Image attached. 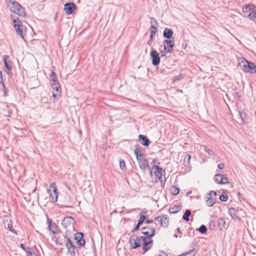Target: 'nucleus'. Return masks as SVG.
<instances>
[{"instance_id": "nucleus-16", "label": "nucleus", "mask_w": 256, "mask_h": 256, "mask_svg": "<svg viewBox=\"0 0 256 256\" xmlns=\"http://www.w3.org/2000/svg\"><path fill=\"white\" fill-rule=\"evenodd\" d=\"M162 45L172 52L174 46V40H164L162 42Z\"/></svg>"}, {"instance_id": "nucleus-31", "label": "nucleus", "mask_w": 256, "mask_h": 256, "mask_svg": "<svg viewBox=\"0 0 256 256\" xmlns=\"http://www.w3.org/2000/svg\"><path fill=\"white\" fill-rule=\"evenodd\" d=\"M252 6H250L249 5H246L243 6L242 8L243 13L247 16L248 15V14H250L252 10Z\"/></svg>"}, {"instance_id": "nucleus-21", "label": "nucleus", "mask_w": 256, "mask_h": 256, "mask_svg": "<svg viewBox=\"0 0 256 256\" xmlns=\"http://www.w3.org/2000/svg\"><path fill=\"white\" fill-rule=\"evenodd\" d=\"M248 18L254 21L255 23H256V6H252V10L251 11L250 14H248Z\"/></svg>"}, {"instance_id": "nucleus-55", "label": "nucleus", "mask_w": 256, "mask_h": 256, "mask_svg": "<svg viewBox=\"0 0 256 256\" xmlns=\"http://www.w3.org/2000/svg\"><path fill=\"white\" fill-rule=\"evenodd\" d=\"M52 96L54 98H56V100H58L60 96V94H54L53 93L52 94Z\"/></svg>"}, {"instance_id": "nucleus-57", "label": "nucleus", "mask_w": 256, "mask_h": 256, "mask_svg": "<svg viewBox=\"0 0 256 256\" xmlns=\"http://www.w3.org/2000/svg\"><path fill=\"white\" fill-rule=\"evenodd\" d=\"M162 218V216H156V217L154 218V220H157V221L159 222L160 218Z\"/></svg>"}, {"instance_id": "nucleus-60", "label": "nucleus", "mask_w": 256, "mask_h": 256, "mask_svg": "<svg viewBox=\"0 0 256 256\" xmlns=\"http://www.w3.org/2000/svg\"><path fill=\"white\" fill-rule=\"evenodd\" d=\"M11 114H12V111L10 110L8 112V116H9V117H10L11 116Z\"/></svg>"}, {"instance_id": "nucleus-36", "label": "nucleus", "mask_w": 256, "mask_h": 256, "mask_svg": "<svg viewBox=\"0 0 256 256\" xmlns=\"http://www.w3.org/2000/svg\"><path fill=\"white\" fill-rule=\"evenodd\" d=\"M204 150L208 154L209 156H215L214 152L212 150L208 148L206 146H204Z\"/></svg>"}, {"instance_id": "nucleus-27", "label": "nucleus", "mask_w": 256, "mask_h": 256, "mask_svg": "<svg viewBox=\"0 0 256 256\" xmlns=\"http://www.w3.org/2000/svg\"><path fill=\"white\" fill-rule=\"evenodd\" d=\"M162 46H160V48H162ZM164 47V48L163 50H160V57L161 58H163V57H165L166 56V54H171L172 52L168 50V49H167L166 46H163Z\"/></svg>"}, {"instance_id": "nucleus-30", "label": "nucleus", "mask_w": 256, "mask_h": 256, "mask_svg": "<svg viewBox=\"0 0 256 256\" xmlns=\"http://www.w3.org/2000/svg\"><path fill=\"white\" fill-rule=\"evenodd\" d=\"M196 254V251L193 249L192 250H190L188 252H184L181 254L178 255V256H195Z\"/></svg>"}, {"instance_id": "nucleus-29", "label": "nucleus", "mask_w": 256, "mask_h": 256, "mask_svg": "<svg viewBox=\"0 0 256 256\" xmlns=\"http://www.w3.org/2000/svg\"><path fill=\"white\" fill-rule=\"evenodd\" d=\"M219 200L222 202H226L228 200V196L226 190H224L222 194L219 196Z\"/></svg>"}, {"instance_id": "nucleus-40", "label": "nucleus", "mask_w": 256, "mask_h": 256, "mask_svg": "<svg viewBox=\"0 0 256 256\" xmlns=\"http://www.w3.org/2000/svg\"><path fill=\"white\" fill-rule=\"evenodd\" d=\"M4 67L6 69V73L8 74H9L10 73V70H12V66L10 64V63L4 64Z\"/></svg>"}, {"instance_id": "nucleus-43", "label": "nucleus", "mask_w": 256, "mask_h": 256, "mask_svg": "<svg viewBox=\"0 0 256 256\" xmlns=\"http://www.w3.org/2000/svg\"><path fill=\"white\" fill-rule=\"evenodd\" d=\"M52 83L51 84V86H54L55 85L59 84V82L58 80L57 77L53 78H52Z\"/></svg>"}, {"instance_id": "nucleus-25", "label": "nucleus", "mask_w": 256, "mask_h": 256, "mask_svg": "<svg viewBox=\"0 0 256 256\" xmlns=\"http://www.w3.org/2000/svg\"><path fill=\"white\" fill-rule=\"evenodd\" d=\"M170 193L172 196H176L178 195L180 191V189L175 186H171L170 188Z\"/></svg>"}, {"instance_id": "nucleus-12", "label": "nucleus", "mask_w": 256, "mask_h": 256, "mask_svg": "<svg viewBox=\"0 0 256 256\" xmlns=\"http://www.w3.org/2000/svg\"><path fill=\"white\" fill-rule=\"evenodd\" d=\"M152 169H155L154 174L155 176L158 178L160 182H162V176L163 172L165 174V170H162L158 166L154 164L152 166Z\"/></svg>"}, {"instance_id": "nucleus-15", "label": "nucleus", "mask_w": 256, "mask_h": 256, "mask_svg": "<svg viewBox=\"0 0 256 256\" xmlns=\"http://www.w3.org/2000/svg\"><path fill=\"white\" fill-rule=\"evenodd\" d=\"M138 140L142 146L146 147H148L151 142L148 138L144 134H139L138 136Z\"/></svg>"}, {"instance_id": "nucleus-17", "label": "nucleus", "mask_w": 256, "mask_h": 256, "mask_svg": "<svg viewBox=\"0 0 256 256\" xmlns=\"http://www.w3.org/2000/svg\"><path fill=\"white\" fill-rule=\"evenodd\" d=\"M139 166L142 171H145L146 169L150 170V166L148 160L146 158L142 159L138 162Z\"/></svg>"}, {"instance_id": "nucleus-20", "label": "nucleus", "mask_w": 256, "mask_h": 256, "mask_svg": "<svg viewBox=\"0 0 256 256\" xmlns=\"http://www.w3.org/2000/svg\"><path fill=\"white\" fill-rule=\"evenodd\" d=\"M239 211L238 208H228V213L232 218L234 220H237L239 218L236 215V213Z\"/></svg>"}, {"instance_id": "nucleus-18", "label": "nucleus", "mask_w": 256, "mask_h": 256, "mask_svg": "<svg viewBox=\"0 0 256 256\" xmlns=\"http://www.w3.org/2000/svg\"><path fill=\"white\" fill-rule=\"evenodd\" d=\"M159 222L160 226L164 228H166L169 224V218L166 215H162V218H160Z\"/></svg>"}, {"instance_id": "nucleus-23", "label": "nucleus", "mask_w": 256, "mask_h": 256, "mask_svg": "<svg viewBox=\"0 0 256 256\" xmlns=\"http://www.w3.org/2000/svg\"><path fill=\"white\" fill-rule=\"evenodd\" d=\"M191 158V155L190 154H186L184 159V166L186 168L190 169L191 168L190 164V160Z\"/></svg>"}, {"instance_id": "nucleus-8", "label": "nucleus", "mask_w": 256, "mask_h": 256, "mask_svg": "<svg viewBox=\"0 0 256 256\" xmlns=\"http://www.w3.org/2000/svg\"><path fill=\"white\" fill-rule=\"evenodd\" d=\"M214 180L216 183L219 184H224L229 183L228 178L225 174H216L214 175Z\"/></svg>"}, {"instance_id": "nucleus-35", "label": "nucleus", "mask_w": 256, "mask_h": 256, "mask_svg": "<svg viewBox=\"0 0 256 256\" xmlns=\"http://www.w3.org/2000/svg\"><path fill=\"white\" fill-rule=\"evenodd\" d=\"M58 226L54 223L53 222L52 228L51 230H49L54 234H56L58 232H60L58 230Z\"/></svg>"}, {"instance_id": "nucleus-11", "label": "nucleus", "mask_w": 256, "mask_h": 256, "mask_svg": "<svg viewBox=\"0 0 256 256\" xmlns=\"http://www.w3.org/2000/svg\"><path fill=\"white\" fill-rule=\"evenodd\" d=\"M76 8V6L73 2H68L64 4V10L68 15L72 14Z\"/></svg>"}, {"instance_id": "nucleus-62", "label": "nucleus", "mask_w": 256, "mask_h": 256, "mask_svg": "<svg viewBox=\"0 0 256 256\" xmlns=\"http://www.w3.org/2000/svg\"><path fill=\"white\" fill-rule=\"evenodd\" d=\"M140 213H142L143 214L146 216L147 215V212L146 210L145 211H142Z\"/></svg>"}, {"instance_id": "nucleus-39", "label": "nucleus", "mask_w": 256, "mask_h": 256, "mask_svg": "<svg viewBox=\"0 0 256 256\" xmlns=\"http://www.w3.org/2000/svg\"><path fill=\"white\" fill-rule=\"evenodd\" d=\"M47 224L48 230H51L53 222L52 220L48 217L47 218Z\"/></svg>"}, {"instance_id": "nucleus-47", "label": "nucleus", "mask_w": 256, "mask_h": 256, "mask_svg": "<svg viewBox=\"0 0 256 256\" xmlns=\"http://www.w3.org/2000/svg\"><path fill=\"white\" fill-rule=\"evenodd\" d=\"M150 38L154 40V36L157 32H156L155 30H150Z\"/></svg>"}, {"instance_id": "nucleus-4", "label": "nucleus", "mask_w": 256, "mask_h": 256, "mask_svg": "<svg viewBox=\"0 0 256 256\" xmlns=\"http://www.w3.org/2000/svg\"><path fill=\"white\" fill-rule=\"evenodd\" d=\"M150 56L152 60V65L154 66H158L160 62L161 57L158 52L152 48Z\"/></svg>"}, {"instance_id": "nucleus-13", "label": "nucleus", "mask_w": 256, "mask_h": 256, "mask_svg": "<svg viewBox=\"0 0 256 256\" xmlns=\"http://www.w3.org/2000/svg\"><path fill=\"white\" fill-rule=\"evenodd\" d=\"M140 147L138 144L134 146V154L136 156V160L138 162L145 158L144 154L141 152Z\"/></svg>"}, {"instance_id": "nucleus-49", "label": "nucleus", "mask_w": 256, "mask_h": 256, "mask_svg": "<svg viewBox=\"0 0 256 256\" xmlns=\"http://www.w3.org/2000/svg\"><path fill=\"white\" fill-rule=\"evenodd\" d=\"M54 242L56 245L62 246L63 243L62 242L59 241L58 238H56Z\"/></svg>"}, {"instance_id": "nucleus-10", "label": "nucleus", "mask_w": 256, "mask_h": 256, "mask_svg": "<svg viewBox=\"0 0 256 256\" xmlns=\"http://www.w3.org/2000/svg\"><path fill=\"white\" fill-rule=\"evenodd\" d=\"M66 246L68 249V252L70 254V256H75V249L78 247L74 245L71 240L70 238H67V242L66 243Z\"/></svg>"}, {"instance_id": "nucleus-7", "label": "nucleus", "mask_w": 256, "mask_h": 256, "mask_svg": "<svg viewBox=\"0 0 256 256\" xmlns=\"http://www.w3.org/2000/svg\"><path fill=\"white\" fill-rule=\"evenodd\" d=\"M74 240H76L78 248L84 246L86 241L84 239V234L82 232H78L74 234Z\"/></svg>"}, {"instance_id": "nucleus-9", "label": "nucleus", "mask_w": 256, "mask_h": 256, "mask_svg": "<svg viewBox=\"0 0 256 256\" xmlns=\"http://www.w3.org/2000/svg\"><path fill=\"white\" fill-rule=\"evenodd\" d=\"M75 224L76 221L73 217L71 216H66L63 218L61 222L62 226L65 228L71 226H73Z\"/></svg>"}, {"instance_id": "nucleus-19", "label": "nucleus", "mask_w": 256, "mask_h": 256, "mask_svg": "<svg viewBox=\"0 0 256 256\" xmlns=\"http://www.w3.org/2000/svg\"><path fill=\"white\" fill-rule=\"evenodd\" d=\"M20 247L24 250L26 252V253L28 256H36L32 248L29 246H26L22 244H20Z\"/></svg>"}, {"instance_id": "nucleus-46", "label": "nucleus", "mask_w": 256, "mask_h": 256, "mask_svg": "<svg viewBox=\"0 0 256 256\" xmlns=\"http://www.w3.org/2000/svg\"><path fill=\"white\" fill-rule=\"evenodd\" d=\"M239 115H240V118L241 119V120H242V122L244 123V119H245V117H246V114L245 113H243L242 112H240Z\"/></svg>"}, {"instance_id": "nucleus-56", "label": "nucleus", "mask_w": 256, "mask_h": 256, "mask_svg": "<svg viewBox=\"0 0 256 256\" xmlns=\"http://www.w3.org/2000/svg\"><path fill=\"white\" fill-rule=\"evenodd\" d=\"M50 76L52 78L57 77L56 74L54 72H52L50 74Z\"/></svg>"}, {"instance_id": "nucleus-41", "label": "nucleus", "mask_w": 256, "mask_h": 256, "mask_svg": "<svg viewBox=\"0 0 256 256\" xmlns=\"http://www.w3.org/2000/svg\"><path fill=\"white\" fill-rule=\"evenodd\" d=\"M184 76L183 74H180L179 76H176L172 78V82H175L176 81L180 80L184 78Z\"/></svg>"}, {"instance_id": "nucleus-24", "label": "nucleus", "mask_w": 256, "mask_h": 256, "mask_svg": "<svg viewBox=\"0 0 256 256\" xmlns=\"http://www.w3.org/2000/svg\"><path fill=\"white\" fill-rule=\"evenodd\" d=\"M181 206H174L173 207H170L168 210V212L170 214H175L180 212L181 210Z\"/></svg>"}, {"instance_id": "nucleus-6", "label": "nucleus", "mask_w": 256, "mask_h": 256, "mask_svg": "<svg viewBox=\"0 0 256 256\" xmlns=\"http://www.w3.org/2000/svg\"><path fill=\"white\" fill-rule=\"evenodd\" d=\"M216 192L214 190H210L206 196L207 200H206V204L207 206H212L216 202Z\"/></svg>"}, {"instance_id": "nucleus-54", "label": "nucleus", "mask_w": 256, "mask_h": 256, "mask_svg": "<svg viewBox=\"0 0 256 256\" xmlns=\"http://www.w3.org/2000/svg\"><path fill=\"white\" fill-rule=\"evenodd\" d=\"M144 222V221L142 220L139 218V220L138 221L137 224L140 226Z\"/></svg>"}, {"instance_id": "nucleus-2", "label": "nucleus", "mask_w": 256, "mask_h": 256, "mask_svg": "<svg viewBox=\"0 0 256 256\" xmlns=\"http://www.w3.org/2000/svg\"><path fill=\"white\" fill-rule=\"evenodd\" d=\"M7 6L9 8L11 12L20 17L24 18L26 16L24 8L15 0H8Z\"/></svg>"}, {"instance_id": "nucleus-51", "label": "nucleus", "mask_w": 256, "mask_h": 256, "mask_svg": "<svg viewBox=\"0 0 256 256\" xmlns=\"http://www.w3.org/2000/svg\"><path fill=\"white\" fill-rule=\"evenodd\" d=\"M218 168L220 170H222L224 168V163H220L218 164Z\"/></svg>"}, {"instance_id": "nucleus-14", "label": "nucleus", "mask_w": 256, "mask_h": 256, "mask_svg": "<svg viewBox=\"0 0 256 256\" xmlns=\"http://www.w3.org/2000/svg\"><path fill=\"white\" fill-rule=\"evenodd\" d=\"M174 32L172 29L169 28H165L163 33L162 36L165 40H174Z\"/></svg>"}, {"instance_id": "nucleus-32", "label": "nucleus", "mask_w": 256, "mask_h": 256, "mask_svg": "<svg viewBox=\"0 0 256 256\" xmlns=\"http://www.w3.org/2000/svg\"><path fill=\"white\" fill-rule=\"evenodd\" d=\"M196 230L198 231L201 234H206L208 228L205 225L202 224L198 229H196Z\"/></svg>"}, {"instance_id": "nucleus-34", "label": "nucleus", "mask_w": 256, "mask_h": 256, "mask_svg": "<svg viewBox=\"0 0 256 256\" xmlns=\"http://www.w3.org/2000/svg\"><path fill=\"white\" fill-rule=\"evenodd\" d=\"M0 84H1L2 85V90L4 92V97H6L8 94V90L6 87L2 79V80H0Z\"/></svg>"}, {"instance_id": "nucleus-50", "label": "nucleus", "mask_w": 256, "mask_h": 256, "mask_svg": "<svg viewBox=\"0 0 256 256\" xmlns=\"http://www.w3.org/2000/svg\"><path fill=\"white\" fill-rule=\"evenodd\" d=\"M153 41H154V40L149 38V40L147 42V44L148 46H150L151 48H152V44Z\"/></svg>"}, {"instance_id": "nucleus-52", "label": "nucleus", "mask_w": 256, "mask_h": 256, "mask_svg": "<svg viewBox=\"0 0 256 256\" xmlns=\"http://www.w3.org/2000/svg\"><path fill=\"white\" fill-rule=\"evenodd\" d=\"M160 254H159L158 256H168L167 254L162 250H160Z\"/></svg>"}, {"instance_id": "nucleus-44", "label": "nucleus", "mask_w": 256, "mask_h": 256, "mask_svg": "<svg viewBox=\"0 0 256 256\" xmlns=\"http://www.w3.org/2000/svg\"><path fill=\"white\" fill-rule=\"evenodd\" d=\"M3 62L4 64L6 63H10V58L8 56L5 55L3 56Z\"/></svg>"}, {"instance_id": "nucleus-33", "label": "nucleus", "mask_w": 256, "mask_h": 256, "mask_svg": "<svg viewBox=\"0 0 256 256\" xmlns=\"http://www.w3.org/2000/svg\"><path fill=\"white\" fill-rule=\"evenodd\" d=\"M218 225L219 228L222 230L225 226L226 222L224 219L223 218H220L218 220Z\"/></svg>"}, {"instance_id": "nucleus-45", "label": "nucleus", "mask_w": 256, "mask_h": 256, "mask_svg": "<svg viewBox=\"0 0 256 256\" xmlns=\"http://www.w3.org/2000/svg\"><path fill=\"white\" fill-rule=\"evenodd\" d=\"M8 230L12 232V233L14 234H17L16 233V230H14L13 228H12V224H8Z\"/></svg>"}, {"instance_id": "nucleus-64", "label": "nucleus", "mask_w": 256, "mask_h": 256, "mask_svg": "<svg viewBox=\"0 0 256 256\" xmlns=\"http://www.w3.org/2000/svg\"><path fill=\"white\" fill-rule=\"evenodd\" d=\"M176 230H177V232H178V233H180V234H181V233H182V232H181V230H180V228H176Z\"/></svg>"}, {"instance_id": "nucleus-37", "label": "nucleus", "mask_w": 256, "mask_h": 256, "mask_svg": "<svg viewBox=\"0 0 256 256\" xmlns=\"http://www.w3.org/2000/svg\"><path fill=\"white\" fill-rule=\"evenodd\" d=\"M120 167L122 170H125L126 169L125 161L120 159L119 162Z\"/></svg>"}, {"instance_id": "nucleus-26", "label": "nucleus", "mask_w": 256, "mask_h": 256, "mask_svg": "<svg viewBox=\"0 0 256 256\" xmlns=\"http://www.w3.org/2000/svg\"><path fill=\"white\" fill-rule=\"evenodd\" d=\"M150 23L152 24V22H154L156 26L151 24L150 30H155L156 32L158 31V22L153 18V17H150Z\"/></svg>"}, {"instance_id": "nucleus-42", "label": "nucleus", "mask_w": 256, "mask_h": 256, "mask_svg": "<svg viewBox=\"0 0 256 256\" xmlns=\"http://www.w3.org/2000/svg\"><path fill=\"white\" fill-rule=\"evenodd\" d=\"M54 90L56 92H57L58 94H60L61 92V87L60 84L58 85H55L54 86H52Z\"/></svg>"}, {"instance_id": "nucleus-48", "label": "nucleus", "mask_w": 256, "mask_h": 256, "mask_svg": "<svg viewBox=\"0 0 256 256\" xmlns=\"http://www.w3.org/2000/svg\"><path fill=\"white\" fill-rule=\"evenodd\" d=\"M139 217H140V218H139L140 219H142L144 221L146 218V216L143 214L142 213H140Z\"/></svg>"}, {"instance_id": "nucleus-1", "label": "nucleus", "mask_w": 256, "mask_h": 256, "mask_svg": "<svg viewBox=\"0 0 256 256\" xmlns=\"http://www.w3.org/2000/svg\"><path fill=\"white\" fill-rule=\"evenodd\" d=\"M141 233L144 236H139L132 234L128 243L130 246V250L138 248L142 246L144 254L152 247L154 240L152 238L156 234V230L154 227L147 226L142 228Z\"/></svg>"}, {"instance_id": "nucleus-53", "label": "nucleus", "mask_w": 256, "mask_h": 256, "mask_svg": "<svg viewBox=\"0 0 256 256\" xmlns=\"http://www.w3.org/2000/svg\"><path fill=\"white\" fill-rule=\"evenodd\" d=\"M145 222L147 224H152L154 223V221L152 220L148 219L146 218L145 220Z\"/></svg>"}, {"instance_id": "nucleus-61", "label": "nucleus", "mask_w": 256, "mask_h": 256, "mask_svg": "<svg viewBox=\"0 0 256 256\" xmlns=\"http://www.w3.org/2000/svg\"><path fill=\"white\" fill-rule=\"evenodd\" d=\"M68 232V230L66 231V232H65V234L64 235V237L66 238V240H67V238H70L68 236H67V234H66V232Z\"/></svg>"}, {"instance_id": "nucleus-59", "label": "nucleus", "mask_w": 256, "mask_h": 256, "mask_svg": "<svg viewBox=\"0 0 256 256\" xmlns=\"http://www.w3.org/2000/svg\"><path fill=\"white\" fill-rule=\"evenodd\" d=\"M140 226L138 225L137 224L135 225L134 228L136 230H138L140 228Z\"/></svg>"}, {"instance_id": "nucleus-28", "label": "nucleus", "mask_w": 256, "mask_h": 256, "mask_svg": "<svg viewBox=\"0 0 256 256\" xmlns=\"http://www.w3.org/2000/svg\"><path fill=\"white\" fill-rule=\"evenodd\" d=\"M191 214V211L190 210H186L184 212L182 218L186 222H188L190 220L189 217Z\"/></svg>"}, {"instance_id": "nucleus-63", "label": "nucleus", "mask_w": 256, "mask_h": 256, "mask_svg": "<svg viewBox=\"0 0 256 256\" xmlns=\"http://www.w3.org/2000/svg\"><path fill=\"white\" fill-rule=\"evenodd\" d=\"M65 185L66 186V188L70 190V186L67 183H66L65 184Z\"/></svg>"}, {"instance_id": "nucleus-22", "label": "nucleus", "mask_w": 256, "mask_h": 256, "mask_svg": "<svg viewBox=\"0 0 256 256\" xmlns=\"http://www.w3.org/2000/svg\"><path fill=\"white\" fill-rule=\"evenodd\" d=\"M12 24L15 30L22 27V22L18 18H12Z\"/></svg>"}, {"instance_id": "nucleus-58", "label": "nucleus", "mask_w": 256, "mask_h": 256, "mask_svg": "<svg viewBox=\"0 0 256 256\" xmlns=\"http://www.w3.org/2000/svg\"><path fill=\"white\" fill-rule=\"evenodd\" d=\"M212 226H213V227L215 226V222H210V228H212Z\"/></svg>"}, {"instance_id": "nucleus-38", "label": "nucleus", "mask_w": 256, "mask_h": 256, "mask_svg": "<svg viewBox=\"0 0 256 256\" xmlns=\"http://www.w3.org/2000/svg\"><path fill=\"white\" fill-rule=\"evenodd\" d=\"M16 31L17 34H18L22 38L24 39V36L23 34V32H22V27H20L18 28H16Z\"/></svg>"}, {"instance_id": "nucleus-5", "label": "nucleus", "mask_w": 256, "mask_h": 256, "mask_svg": "<svg viewBox=\"0 0 256 256\" xmlns=\"http://www.w3.org/2000/svg\"><path fill=\"white\" fill-rule=\"evenodd\" d=\"M50 194V196L54 202L58 201V190L54 182L51 183L50 186V188L47 190Z\"/></svg>"}, {"instance_id": "nucleus-3", "label": "nucleus", "mask_w": 256, "mask_h": 256, "mask_svg": "<svg viewBox=\"0 0 256 256\" xmlns=\"http://www.w3.org/2000/svg\"><path fill=\"white\" fill-rule=\"evenodd\" d=\"M242 62L243 63V65L241 66L240 64V65L242 66V70L244 72L250 74H256V65L254 62L248 60L244 58H242Z\"/></svg>"}]
</instances>
